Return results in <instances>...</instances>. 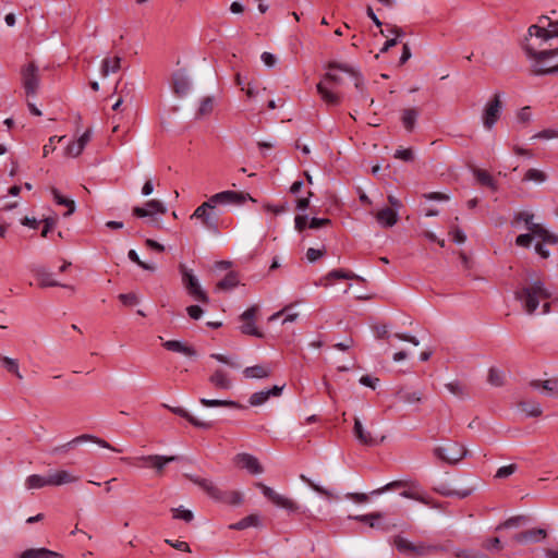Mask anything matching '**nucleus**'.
Here are the masks:
<instances>
[{"label": "nucleus", "mask_w": 558, "mask_h": 558, "mask_svg": "<svg viewBox=\"0 0 558 558\" xmlns=\"http://www.w3.org/2000/svg\"><path fill=\"white\" fill-rule=\"evenodd\" d=\"M246 199L254 202L250 194L236 191H223L211 195L206 202L201 204L192 214L191 219H197L210 232L219 233V211L218 205H241Z\"/></svg>", "instance_id": "1"}, {"label": "nucleus", "mask_w": 558, "mask_h": 558, "mask_svg": "<svg viewBox=\"0 0 558 558\" xmlns=\"http://www.w3.org/2000/svg\"><path fill=\"white\" fill-rule=\"evenodd\" d=\"M551 296V292L539 279L529 281L514 292L515 300L521 303L522 308L529 315L535 313L541 302H544L542 305V314H548L550 312V303L548 300H550Z\"/></svg>", "instance_id": "2"}, {"label": "nucleus", "mask_w": 558, "mask_h": 558, "mask_svg": "<svg viewBox=\"0 0 558 558\" xmlns=\"http://www.w3.org/2000/svg\"><path fill=\"white\" fill-rule=\"evenodd\" d=\"M180 459L181 458L179 456L148 454L134 458H122V461L134 468L150 469L154 471L156 476H161L168 463L179 461Z\"/></svg>", "instance_id": "3"}, {"label": "nucleus", "mask_w": 558, "mask_h": 558, "mask_svg": "<svg viewBox=\"0 0 558 558\" xmlns=\"http://www.w3.org/2000/svg\"><path fill=\"white\" fill-rule=\"evenodd\" d=\"M524 51L529 59L534 60L532 71L535 75L558 73V63L556 65L545 64L549 59L558 56V48L537 51L534 47L526 44L524 45Z\"/></svg>", "instance_id": "4"}, {"label": "nucleus", "mask_w": 558, "mask_h": 558, "mask_svg": "<svg viewBox=\"0 0 558 558\" xmlns=\"http://www.w3.org/2000/svg\"><path fill=\"white\" fill-rule=\"evenodd\" d=\"M331 71L332 70H329V72L323 76L322 81L316 85V89L320 98L328 106H338L341 102V96L335 93L331 88L340 85L342 83V78Z\"/></svg>", "instance_id": "5"}, {"label": "nucleus", "mask_w": 558, "mask_h": 558, "mask_svg": "<svg viewBox=\"0 0 558 558\" xmlns=\"http://www.w3.org/2000/svg\"><path fill=\"white\" fill-rule=\"evenodd\" d=\"M393 545L400 553L411 554L417 557H425L433 553L445 550L440 545L426 544L424 542L414 544L400 535L393 538Z\"/></svg>", "instance_id": "6"}, {"label": "nucleus", "mask_w": 558, "mask_h": 558, "mask_svg": "<svg viewBox=\"0 0 558 558\" xmlns=\"http://www.w3.org/2000/svg\"><path fill=\"white\" fill-rule=\"evenodd\" d=\"M179 271L182 277V283L190 296L195 301L202 303H208L209 298L206 292L202 289L197 277L184 264L179 265Z\"/></svg>", "instance_id": "7"}, {"label": "nucleus", "mask_w": 558, "mask_h": 558, "mask_svg": "<svg viewBox=\"0 0 558 558\" xmlns=\"http://www.w3.org/2000/svg\"><path fill=\"white\" fill-rule=\"evenodd\" d=\"M21 81L27 98L37 95L40 87V74L38 66L34 62L22 66Z\"/></svg>", "instance_id": "8"}, {"label": "nucleus", "mask_w": 558, "mask_h": 558, "mask_svg": "<svg viewBox=\"0 0 558 558\" xmlns=\"http://www.w3.org/2000/svg\"><path fill=\"white\" fill-rule=\"evenodd\" d=\"M534 215L522 211L519 213L515 217L518 221H524L525 228L529 232H531L535 238L541 239L543 242L556 244L558 243V236L548 232L541 225L533 222Z\"/></svg>", "instance_id": "9"}, {"label": "nucleus", "mask_w": 558, "mask_h": 558, "mask_svg": "<svg viewBox=\"0 0 558 558\" xmlns=\"http://www.w3.org/2000/svg\"><path fill=\"white\" fill-rule=\"evenodd\" d=\"M502 109L501 94L495 93L494 96L486 102L483 113L482 122L486 130H492L500 118Z\"/></svg>", "instance_id": "10"}, {"label": "nucleus", "mask_w": 558, "mask_h": 558, "mask_svg": "<svg viewBox=\"0 0 558 558\" xmlns=\"http://www.w3.org/2000/svg\"><path fill=\"white\" fill-rule=\"evenodd\" d=\"M468 451L464 446L458 442H449L446 446H439L434 449V454L448 464H456L461 461Z\"/></svg>", "instance_id": "11"}, {"label": "nucleus", "mask_w": 558, "mask_h": 558, "mask_svg": "<svg viewBox=\"0 0 558 558\" xmlns=\"http://www.w3.org/2000/svg\"><path fill=\"white\" fill-rule=\"evenodd\" d=\"M256 486L262 490L263 495L277 507L286 509L289 512H296L299 510L300 507L294 500L278 494L271 487L263 483H257Z\"/></svg>", "instance_id": "12"}, {"label": "nucleus", "mask_w": 558, "mask_h": 558, "mask_svg": "<svg viewBox=\"0 0 558 558\" xmlns=\"http://www.w3.org/2000/svg\"><path fill=\"white\" fill-rule=\"evenodd\" d=\"M258 312V306L253 305L250 308H247L243 314L240 316V319L242 320V325L240 327V330L244 335L254 336L257 338H262L264 335L262 331L258 330V328L255 326V317Z\"/></svg>", "instance_id": "13"}, {"label": "nucleus", "mask_w": 558, "mask_h": 558, "mask_svg": "<svg viewBox=\"0 0 558 558\" xmlns=\"http://www.w3.org/2000/svg\"><path fill=\"white\" fill-rule=\"evenodd\" d=\"M132 213L137 218H145L149 217L151 218V221H154V216L159 214L163 215L167 213V208L165 204L158 199H150L145 203L144 206H135L132 209Z\"/></svg>", "instance_id": "14"}, {"label": "nucleus", "mask_w": 558, "mask_h": 558, "mask_svg": "<svg viewBox=\"0 0 558 558\" xmlns=\"http://www.w3.org/2000/svg\"><path fill=\"white\" fill-rule=\"evenodd\" d=\"M401 486H403V482L395 481V482L386 484L385 486H383L380 488L372 490L369 494L348 493L345 495V498H348L356 504H365V502H368L369 496H379V495L384 494L385 492H388V490H391V489H395V488H398Z\"/></svg>", "instance_id": "15"}, {"label": "nucleus", "mask_w": 558, "mask_h": 558, "mask_svg": "<svg viewBox=\"0 0 558 558\" xmlns=\"http://www.w3.org/2000/svg\"><path fill=\"white\" fill-rule=\"evenodd\" d=\"M353 434L360 444L375 447L381 444L385 440V436L378 438L377 436H373L372 433L364 429L362 422L360 418H354Z\"/></svg>", "instance_id": "16"}, {"label": "nucleus", "mask_w": 558, "mask_h": 558, "mask_svg": "<svg viewBox=\"0 0 558 558\" xmlns=\"http://www.w3.org/2000/svg\"><path fill=\"white\" fill-rule=\"evenodd\" d=\"M328 70H338L344 73H348L350 76L354 80V86L355 88L362 94L364 97V80L361 73L355 70L353 66L347 64V63H339L336 61H331L327 65Z\"/></svg>", "instance_id": "17"}, {"label": "nucleus", "mask_w": 558, "mask_h": 558, "mask_svg": "<svg viewBox=\"0 0 558 558\" xmlns=\"http://www.w3.org/2000/svg\"><path fill=\"white\" fill-rule=\"evenodd\" d=\"M172 88L178 97H184L190 93L192 83L184 70H178L173 73Z\"/></svg>", "instance_id": "18"}, {"label": "nucleus", "mask_w": 558, "mask_h": 558, "mask_svg": "<svg viewBox=\"0 0 558 558\" xmlns=\"http://www.w3.org/2000/svg\"><path fill=\"white\" fill-rule=\"evenodd\" d=\"M233 460H234L235 465L247 470L252 474H260L264 472V469L260 465L257 458L250 453H245V452L238 453Z\"/></svg>", "instance_id": "19"}, {"label": "nucleus", "mask_w": 558, "mask_h": 558, "mask_svg": "<svg viewBox=\"0 0 558 558\" xmlns=\"http://www.w3.org/2000/svg\"><path fill=\"white\" fill-rule=\"evenodd\" d=\"M547 537V532L544 529H530L513 536V541L519 544H535Z\"/></svg>", "instance_id": "20"}, {"label": "nucleus", "mask_w": 558, "mask_h": 558, "mask_svg": "<svg viewBox=\"0 0 558 558\" xmlns=\"http://www.w3.org/2000/svg\"><path fill=\"white\" fill-rule=\"evenodd\" d=\"M14 558H63L60 553L50 550L45 547L27 548L20 554H16Z\"/></svg>", "instance_id": "21"}, {"label": "nucleus", "mask_w": 558, "mask_h": 558, "mask_svg": "<svg viewBox=\"0 0 558 558\" xmlns=\"http://www.w3.org/2000/svg\"><path fill=\"white\" fill-rule=\"evenodd\" d=\"M50 484L51 486H61L65 484L75 483L80 480L78 476L72 474L66 470L50 471Z\"/></svg>", "instance_id": "22"}, {"label": "nucleus", "mask_w": 558, "mask_h": 558, "mask_svg": "<svg viewBox=\"0 0 558 558\" xmlns=\"http://www.w3.org/2000/svg\"><path fill=\"white\" fill-rule=\"evenodd\" d=\"M92 439V435H88V434H84V435H81V436H77L75 438H73L72 440L63 444V445H60V446H56L53 448H51L50 450V454L51 456H61V454H64L66 453L69 450L71 449H74L76 446L83 444V442H86L87 440Z\"/></svg>", "instance_id": "23"}, {"label": "nucleus", "mask_w": 558, "mask_h": 558, "mask_svg": "<svg viewBox=\"0 0 558 558\" xmlns=\"http://www.w3.org/2000/svg\"><path fill=\"white\" fill-rule=\"evenodd\" d=\"M167 409H169L172 413L187 420L193 426L197 427V428H204V429H208L213 426V423L211 422H205V421H199L198 418L194 417L193 415H191L185 409L183 408H180V407H169V405H166Z\"/></svg>", "instance_id": "24"}, {"label": "nucleus", "mask_w": 558, "mask_h": 558, "mask_svg": "<svg viewBox=\"0 0 558 558\" xmlns=\"http://www.w3.org/2000/svg\"><path fill=\"white\" fill-rule=\"evenodd\" d=\"M209 383L217 389L229 390L232 388V380L228 374L221 369H216L209 377Z\"/></svg>", "instance_id": "25"}, {"label": "nucleus", "mask_w": 558, "mask_h": 558, "mask_svg": "<svg viewBox=\"0 0 558 558\" xmlns=\"http://www.w3.org/2000/svg\"><path fill=\"white\" fill-rule=\"evenodd\" d=\"M162 347L168 351L181 353L186 356H195L196 355V351L193 347H190L179 340L163 341Z\"/></svg>", "instance_id": "26"}, {"label": "nucleus", "mask_w": 558, "mask_h": 558, "mask_svg": "<svg viewBox=\"0 0 558 558\" xmlns=\"http://www.w3.org/2000/svg\"><path fill=\"white\" fill-rule=\"evenodd\" d=\"M189 480L199 486L210 498L215 499L218 497L219 488L207 478H202L195 475H187Z\"/></svg>", "instance_id": "27"}, {"label": "nucleus", "mask_w": 558, "mask_h": 558, "mask_svg": "<svg viewBox=\"0 0 558 558\" xmlns=\"http://www.w3.org/2000/svg\"><path fill=\"white\" fill-rule=\"evenodd\" d=\"M376 219L379 225H381L385 228H389L397 223L398 213L392 208L386 207L377 213Z\"/></svg>", "instance_id": "28"}, {"label": "nucleus", "mask_w": 558, "mask_h": 558, "mask_svg": "<svg viewBox=\"0 0 558 558\" xmlns=\"http://www.w3.org/2000/svg\"><path fill=\"white\" fill-rule=\"evenodd\" d=\"M36 279L41 288L48 287H64L57 280L52 279V274L44 267L36 268L34 270Z\"/></svg>", "instance_id": "29"}, {"label": "nucleus", "mask_w": 558, "mask_h": 558, "mask_svg": "<svg viewBox=\"0 0 558 558\" xmlns=\"http://www.w3.org/2000/svg\"><path fill=\"white\" fill-rule=\"evenodd\" d=\"M25 486L27 489H38L45 486H51L49 473L44 475L33 474L26 477Z\"/></svg>", "instance_id": "30"}, {"label": "nucleus", "mask_w": 558, "mask_h": 558, "mask_svg": "<svg viewBox=\"0 0 558 558\" xmlns=\"http://www.w3.org/2000/svg\"><path fill=\"white\" fill-rule=\"evenodd\" d=\"M271 369L269 366L265 365H255L244 368L243 375L245 378H266L270 375Z\"/></svg>", "instance_id": "31"}, {"label": "nucleus", "mask_w": 558, "mask_h": 558, "mask_svg": "<svg viewBox=\"0 0 558 558\" xmlns=\"http://www.w3.org/2000/svg\"><path fill=\"white\" fill-rule=\"evenodd\" d=\"M473 174L476 179V181L484 186H487L492 189L493 191H497L498 186L494 178L490 175L489 172L483 169L475 168L473 170Z\"/></svg>", "instance_id": "32"}, {"label": "nucleus", "mask_w": 558, "mask_h": 558, "mask_svg": "<svg viewBox=\"0 0 558 558\" xmlns=\"http://www.w3.org/2000/svg\"><path fill=\"white\" fill-rule=\"evenodd\" d=\"M215 500L232 506H238L242 502V495L235 490L226 492L219 488L218 497H216Z\"/></svg>", "instance_id": "33"}, {"label": "nucleus", "mask_w": 558, "mask_h": 558, "mask_svg": "<svg viewBox=\"0 0 558 558\" xmlns=\"http://www.w3.org/2000/svg\"><path fill=\"white\" fill-rule=\"evenodd\" d=\"M199 402H201V404H203L206 408H217V407L233 408V409H242L243 408V405H241L240 403L232 401V400H218V399L201 398Z\"/></svg>", "instance_id": "34"}, {"label": "nucleus", "mask_w": 558, "mask_h": 558, "mask_svg": "<svg viewBox=\"0 0 558 558\" xmlns=\"http://www.w3.org/2000/svg\"><path fill=\"white\" fill-rule=\"evenodd\" d=\"M121 58H105L101 62L100 73L102 76H107L110 73H116L120 70Z\"/></svg>", "instance_id": "35"}, {"label": "nucleus", "mask_w": 558, "mask_h": 558, "mask_svg": "<svg viewBox=\"0 0 558 558\" xmlns=\"http://www.w3.org/2000/svg\"><path fill=\"white\" fill-rule=\"evenodd\" d=\"M417 117H418V111L415 108H409V109H404L402 111L401 120H402V124L407 131H409V132L413 131Z\"/></svg>", "instance_id": "36"}, {"label": "nucleus", "mask_w": 558, "mask_h": 558, "mask_svg": "<svg viewBox=\"0 0 558 558\" xmlns=\"http://www.w3.org/2000/svg\"><path fill=\"white\" fill-rule=\"evenodd\" d=\"M519 409L524 412L527 416L537 417L542 414V408L538 402L535 401H521L518 404Z\"/></svg>", "instance_id": "37"}, {"label": "nucleus", "mask_w": 558, "mask_h": 558, "mask_svg": "<svg viewBox=\"0 0 558 558\" xmlns=\"http://www.w3.org/2000/svg\"><path fill=\"white\" fill-rule=\"evenodd\" d=\"M239 284V278L235 272H229L226 277L217 283V289L222 291H229Z\"/></svg>", "instance_id": "38"}, {"label": "nucleus", "mask_w": 558, "mask_h": 558, "mask_svg": "<svg viewBox=\"0 0 558 558\" xmlns=\"http://www.w3.org/2000/svg\"><path fill=\"white\" fill-rule=\"evenodd\" d=\"M259 524V517L256 514H250L236 523L230 525V529L233 530H244L251 526H257Z\"/></svg>", "instance_id": "39"}, {"label": "nucleus", "mask_w": 558, "mask_h": 558, "mask_svg": "<svg viewBox=\"0 0 558 558\" xmlns=\"http://www.w3.org/2000/svg\"><path fill=\"white\" fill-rule=\"evenodd\" d=\"M473 490L474 489L472 487H468V488H463V489H449L446 487H441V488L437 489V492L442 496H446V497L456 496L460 499L469 497L473 493Z\"/></svg>", "instance_id": "40"}, {"label": "nucleus", "mask_w": 558, "mask_h": 558, "mask_svg": "<svg viewBox=\"0 0 558 558\" xmlns=\"http://www.w3.org/2000/svg\"><path fill=\"white\" fill-rule=\"evenodd\" d=\"M529 523V518L525 515H515L511 517L508 520H506L504 523H500L496 530H502V529H510V527H518L521 525H525Z\"/></svg>", "instance_id": "41"}, {"label": "nucleus", "mask_w": 558, "mask_h": 558, "mask_svg": "<svg viewBox=\"0 0 558 558\" xmlns=\"http://www.w3.org/2000/svg\"><path fill=\"white\" fill-rule=\"evenodd\" d=\"M215 105V99L211 96H206L201 100L198 110L196 112L197 118H202L208 116L213 112Z\"/></svg>", "instance_id": "42"}, {"label": "nucleus", "mask_w": 558, "mask_h": 558, "mask_svg": "<svg viewBox=\"0 0 558 558\" xmlns=\"http://www.w3.org/2000/svg\"><path fill=\"white\" fill-rule=\"evenodd\" d=\"M0 360H1L3 367L8 372L14 374L19 379H23V375L20 372L17 360L8 357V356H2Z\"/></svg>", "instance_id": "43"}, {"label": "nucleus", "mask_w": 558, "mask_h": 558, "mask_svg": "<svg viewBox=\"0 0 558 558\" xmlns=\"http://www.w3.org/2000/svg\"><path fill=\"white\" fill-rule=\"evenodd\" d=\"M398 397L405 403H416L422 401L423 393L421 391L400 390Z\"/></svg>", "instance_id": "44"}, {"label": "nucleus", "mask_w": 558, "mask_h": 558, "mask_svg": "<svg viewBox=\"0 0 558 558\" xmlns=\"http://www.w3.org/2000/svg\"><path fill=\"white\" fill-rule=\"evenodd\" d=\"M487 380L492 386L501 387L505 384V373L498 368L490 367Z\"/></svg>", "instance_id": "45"}, {"label": "nucleus", "mask_w": 558, "mask_h": 558, "mask_svg": "<svg viewBox=\"0 0 558 558\" xmlns=\"http://www.w3.org/2000/svg\"><path fill=\"white\" fill-rule=\"evenodd\" d=\"M51 192L53 195V199L56 201V203L58 205L68 207V211L65 213V216H70L71 214H73V211L75 209L74 202L62 196L57 189H52Z\"/></svg>", "instance_id": "46"}, {"label": "nucleus", "mask_w": 558, "mask_h": 558, "mask_svg": "<svg viewBox=\"0 0 558 558\" xmlns=\"http://www.w3.org/2000/svg\"><path fill=\"white\" fill-rule=\"evenodd\" d=\"M547 180V174L538 169H529L523 178V181H534L536 183H544Z\"/></svg>", "instance_id": "47"}, {"label": "nucleus", "mask_w": 558, "mask_h": 558, "mask_svg": "<svg viewBox=\"0 0 558 558\" xmlns=\"http://www.w3.org/2000/svg\"><path fill=\"white\" fill-rule=\"evenodd\" d=\"M327 278L329 279H355L357 281H362L363 279L355 275L352 271H345L343 269H333L328 275Z\"/></svg>", "instance_id": "48"}, {"label": "nucleus", "mask_w": 558, "mask_h": 558, "mask_svg": "<svg viewBox=\"0 0 558 558\" xmlns=\"http://www.w3.org/2000/svg\"><path fill=\"white\" fill-rule=\"evenodd\" d=\"M210 357H213L216 361L223 363L234 369H238L241 367V363L236 359L229 357V356L220 354V353H213V354H210Z\"/></svg>", "instance_id": "49"}, {"label": "nucleus", "mask_w": 558, "mask_h": 558, "mask_svg": "<svg viewBox=\"0 0 558 558\" xmlns=\"http://www.w3.org/2000/svg\"><path fill=\"white\" fill-rule=\"evenodd\" d=\"M300 480L302 482H304L305 484H307L312 489H314L316 493L323 495V496H326L328 498H331L333 497L332 493L329 492L328 489L324 488L323 486H319L317 484H315L311 478H308L307 476H305L304 474H301L300 475Z\"/></svg>", "instance_id": "50"}, {"label": "nucleus", "mask_w": 558, "mask_h": 558, "mask_svg": "<svg viewBox=\"0 0 558 558\" xmlns=\"http://www.w3.org/2000/svg\"><path fill=\"white\" fill-rule=\"evenodd\" d=\"M384 514L381 512H372L367 514H359V515H349L350 520H355L360 522H364L371 526V522L374 520L383 519Z\"/></svg>", "instance_id": "51"}, {"label": "nucleus", "mask_w": 558, "mask_h": 558, "mask_svg": "<svg viewBox=\"0 0 558 558\" xmlns=\"http://www.w3.org/2000/svg\"><path fill=\"white\" fill-rule=\"evenodd\" d=\"M174 519H180L185 522H191L194 519V514L191 510L184 509L182 506L179 508L171 509Z\"/></svg>", "instance_id": "52"}, {"label": "nucleus", "mask_w": 558, "mask_h": 558, "mask_svg": "<svg viewBox=\"0 0 558 558\" xmlns=\"http://www.w3.org/2000/svg\"><path fill=\"white\" fill-rule=\"evenodd\" d=\"M268 399H269V392H266V390H262V391L254 392L250 397L248 402L252 407H258V405L264 404Z\"/></svg>", "instance_id": "53"}, {"label": "nucleus", "mask_w": 558, "mask_h": 558, "mask_svg": "<svg viewBox=\"0 0 558 558\" xmlns=\"http://www.w3.org/2000/svg\"><path fill=\"white\" fill-rule=\"evenodd\" d=\"M447 390L456 397L464 398L465 387L459 381H451L445 385Z\"/></svg>", "instance_id": "54"}, {"label": "nucleus", "mask_w": 558, "mask_h": 558, "mask_svg": "<svg viewBox=\"0 0 558 558\" xmlns=\"http://www.w3.org/2000/svg\"><path fill=\"white\" fill-rule=\"evenodd\" d=\"M128 257L133 263L137 264L141 268H143L145 270H150V271L155 270V266L154 265H149V264L144 263L143 260L140 259L138 254L136 253L135 250H130L129 253H128Z\"/></svg>", "instance_id": "55"}, {"label": "nucleus", "mask_w": 558, "mask_h": 558, "mask_svg": "<svg viewBox=\"0 0 558 558\" xmlns=\"http://www.w3.org/2000/svg\"><path fill=\"white\" fill-rule=\"evenodd\" d=\"M527 33L530 36H536L545 41L547 40L548 29L543 26L531 25L527 29Z\"/></svg>", "instance_id": "56"}, {"label": "nucleus", "mask_w": 558, "mask_h": 558, "mask_svg": "<svg viewBox=\"0 0 558 558\" xmlns=\"http://www.w3.org/2000/svg\"><path fill=\"white\" fill-rule=\"evenodd\" d=\"M542 388L548 396L558 397V379L544 381Z\"/></svg>", "instance_id": "57"}, {"label": "nucleus", "mask_w": 558, "mask_h": 558, "mask_svg": "<svg viewBox=\"0 0 558 558\" xmlns=\"http://www.w3.org/2000/svg\"><path fill=\"white\" fill-rule=\"evenodd\" d=\"M483 547L489 551H500L502 549V544L498 537H493L486 539Z\"/></svg>", "instance_id": "58"}, {"label": "nucleus", "mask_w": 558, "mask_h": 558, "mask_svg": "<svg viewBox=\"0 0 558 558\" xmlns=\"http://www.w3.org/2000/svg\"><path fill=\"white\" fill-rule=\"evenodd\" d=\"M558 137V131L553 129L543 130L532 136V140H551Z\"/></svg>", "instance_id": "59"}, {"label": "nucleus", "mask_w": 558, "mask_h": 558, "mask_svg": "<svg viewBox=\"0 0 558 558\" xmlns=\"http://www.w3.org/2000/svg\"><path fill=\"white\" fill-rule=\"evenodd\" d=\"M515 470H517V464L505 465L497 470L495 476L497 478H506V477L512 475L515 472Z\"/></svg>", "instance_id": "60"}, {"label": "nucleus", "mask_w": 558, "mask_h": 558, "mask_svg": "<svg viewBox=\"0 0 558 558\" xmlns=\"http://www.w3.org/2000/svg\"><path fill=\"white\" fill-rule=\"evenodd\" d=\"M395 158L403 161H412L414 159V154L411 148H400L396 150Z\"/></svg>", "instance_id": "61"}, {"label": "nucleus", "mask_w": 558, "mask_h": 558, "mask_svg": "<svg viewBox=\"0 0 558 558\" xmlns=\"http://www.w3.org/2000/svg\"><path fill=\"white\" fill-rule=\"evenodd\" d=\"M84 148L75 141L70 143L65 148V154L70 157H77L82 154Z\"/></svg>", "instance_id": "62"}, {"label": "nucleus", "mask_w": 558, "mask_h": 558, "mask_svg": "<svg viewBox=\"0 0 558 558\" xmlns=\"http://www.w3.org/2000/svg\"><path fill=\"white\" fill-rule=\"evenodd\" d=\"M450 234L452 236V240L458 243V244H462L465 242L466 240V235L464 234V232L458 228V227H452L451 230H450Z\"/></svg>", "instance_id": "63"}, {"label": "nucleus", "mask_w": 558, "mask_h": 558, "mask_svg": "<svg viewBox=\"0 0 558 558\" xmlns=\"http://www.w3.org/2000/svg\"><path fill=\"white\" fill-rule=\"evenodd\" d=\"M533 238H535V236L531 232L530 233L520 234L515 239V244L519 245V246H522V247H529L531 245V243H532Z\"/></svg>", "instance_id": "64"}]
</instances>
